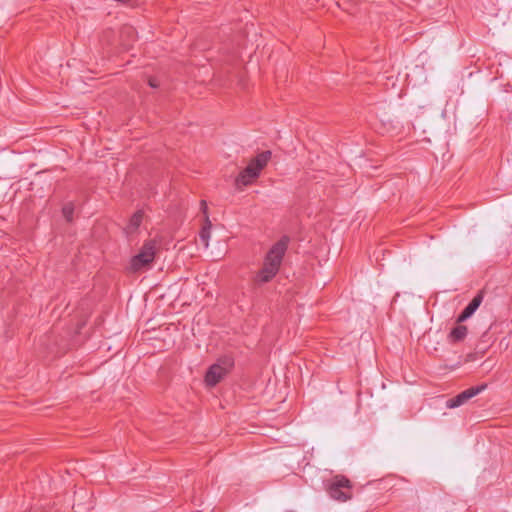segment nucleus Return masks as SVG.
<instances>
[{"label": "nucleus", "instance_id": "obj_8", "mask_svg": "<svg viewBox=\"0 0 512 512\" xmlns=\"http://www.w3.org/2000/svg\"><path fill=\"white\" fill-rule=\"evenodd\" d=\"M142 220H143V212L142 211L135 212L132 215V217L130 218V220L125 228V232L128 235L134 234L138 230L139 226L141 225Z\"/></svg>", "mask_w": 512, "mask_h": 512}, {"label": "nucleus", "instance_id": "obj_7", "mask_svg": "<svg viewBox=\"0 0 512 512\" xmlns=\"http://www.w3.org/2000/svg\"><path fill=\"white\" fill-rule=\"evenodd\" d=\"M483 301L482 293H478L470 303L465 307V309L461 312V314L457 318V323H462L470 318L475 311L479 308Z\"/></svg>", "mask_w": 512, "mask_h": 512}, {"label": "nucleus", "instance_id": "obj_4", "mask_svg": "<svg viewBox=\"0 0 512 512\" xmlns=\"http://www.w3.org/2000/svg\"><path fill=\"white\" fill-rule=\"evenodd\" d=\"M155 242L149 240L144 243L139 253L136 254L130 262V268L132 271L137 272L148 267L155 258Z\"/></svg>", "mask_w": 512, "mask_h": 512}, {"label": "nucleus", "instance_id": "obj_3", "mask_svg": "<svg viewBox=\"0 0 512 512\" xmlns=\"http://www.w3.org/2000/svg\"><path fill=\"white\" fill-rule=\"evenodd\" d=\"M352 485L350 480L342 475L335 476L328 486L329 496L337 501L345 502L351 499Z\"/></svg>", "mask_w": 512, "mask_h": 512}, {"label": "nucleus", "instance_id": "obj_9", "mask_svg": "<svg viewBox=\"0 0 512 512\" xmlns=\"http://www.w3.org/2000/svg\"><path fill=\"white\" fill-rule=\"evenodd\" d=\"M467 333L468 329L466 326L458 325L450 331L448 340L451 343L460 342L467 336Z\"/></svg>", "mask_w": 512, "mask_h": 512}, {"label": "nucleus", "instance_id": "obj_11", "mask_svg": "<svg viewBox=\"0 0 512 512\" xmlns=\"http://www.w3.org/2000/svg\"><path fill=\"white\" fill-rule=\"evenodd\" d=\"M209 238H210V231L209 228L204 227L202 231L200 232V240L203 243L204 247H208L209 245Z\"/></svg>", "mask_w": 512, "mask_h": 512}, {"label": "nucleus", "instance_id": "obj_5", "mask_svg": "<svg viewBox=\"0 0 512 512\" xmlns=\"http://www.w3.org/2000/svg\"><path fill=\"white\" fill-rule=\"evenodd\" d=\"M233 366V361L229 357L219 359L211 365L205 375V382L208 386H215L219 383Z\"/></svg>", "mask_w": 512, "mask_h": 512}, {"label": "nucleus", "instance_id": "obj_2", "mask_svg": "<svg viewBox=\"0 0 512 512\" xmlns=\"http://www.w3.org/2000/svg\"><path fill=\"white\" fill-rule=\"evenodd\" d=\"M271 158V151H264L252 159L247 167L236 178L237 186H247L251 184L260 174L261 170L267 165Z\"/></svg>", "mask_w": 512, "mask_h": 512}, {"label": "nucleus", "instance_id": "obj_12", "mask_svg": "<svg viewBox=\"0 0 512 512\" xmlns=\"http://www.w3.org/2000/svg\"><path fill=\"white\" fill-rule=\"evenodd\" d=\"M158 85H159V84H158V82H157V80H156V79H150V80H149V86H150V87H152V88H156V87H158Z\"/></svg>", "mask_w": 512, "mask_h": 512}, {"label": "nucleus", "instance_id": "obj_1", "mask_svg": "<svg viewBox=\"0 0 512 512\" xmlns=\"http://www.w3.org/2000/svg\"><path fill=\"white\" fill-rule=\"evenodd\" d=\"M288 243V237L284 236L272 245L264 258L263 267L255 277L256 283H267L276 276L282 264L284 255L287 251Z\"/></svg>", "mask_w": 512, "mask_h": 512}, {"label": "nucleus", "instance_id": "obj_10", "mask_svg": "<svg viewBox=\"0 0 512 512\" xmlns=\"http://www.w3.org/2000/svg\"><path fill=\"white\" fill-rule=\"evenodd\" d=\"M62 213H63V216L65 217V219L70 222L72 221L73 219V214H74V206L72 203H68L66 205H64V207L62 208Z\"/></svg>", "mask_w": 512, "mask_h": 512}, {"label": "nucleus", "instance_id": "obj_6", "mask_svg": "<svg viewBox=\"0 0 512 512\" xmlns=\"http://www.w3.org/2000/svg\"><path fill=\"white\" fill-rule=\"evenodd\" d=\"M487 388V384H481L479 386L470 387L453 398H450L446 401V407L449 409L458 408L465 403H467L470 399L477 396L481 392H483Z\"/></svg>", "mask_w": 512, "mask_h": 512}]
</instances>
